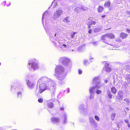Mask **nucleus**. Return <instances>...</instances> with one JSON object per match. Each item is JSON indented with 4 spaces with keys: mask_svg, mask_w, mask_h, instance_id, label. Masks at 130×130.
I'll use <instances>...</instances> for the list:
<instances>
[{
    "mask_svg": "<svg viewBox=\"0 0 130 130\" xmlns=\"http://www.w3.org/2000/svg\"><path fill=\"white\" fill-rule=\"evenodd\" d=\"M53 80L46 76L40 78L37 83L36 91H38L39 93H42L46 90V86L49 85V84L50 83V82Z\"/></svg>",
    "mask_w": 130,
    "mask_h": 130,
    "instance_id": "1",
    "label": "nucleus"
},
{
    "mask_svg": "<svg viewBox=\"0 0 130 130\" xmlns=\"http://www.w3.org/2000/svg\"><path fill=\"white\" fill-rule=\"evenodd\" d=\"M27 67L30 71H34L38 68V62L37 60L35 59L29 60L28 62Z\"/></svg>",
    "mask_w": 130,
    "mask_h": 130,
    "instance_id": "2",
    "label": "nucleus"
},
{
    "mask_svg": "<svg viewBox=\"0 0 130 130\" xmlns=\"http://www.w3.org/2000/svg\"><path fill=\"white\" fill-rule=\"evenodd\" d=\"M50 82V83L49 84V85L46 86V90H50L52 98L53 99L55 96V93L56 89V85L53 80Z\"/></svg>",
    "mask_w": 130,
    "mask_h": 130,
    "instance_id": "3",
    "label": "nucleus"
},
{
    "mask_svg": "<svg viewBox=\"0 0 130 130\" xmlns=\"http://www.w3.org/2000/svg\"><path fill=\"white\" fill-rule=\"evenodd\" d=\"M60 61L64 66H68L69 68H71V64L68 58L65 57H62L60 59Z\"/></svg>",
    "mask_w": 130,
    "mask_h": 130,
    "instance_id": "4",
    "label": "nucleus"
},
{
    "mask_svg": "<svg viewBox=\"0 0 130 130\" xmlns=\"http://www.w3.org/2000/svg\"><path fill=\"white\" fill-rule=\"evenodd\" d=\"M63 12L61 7L58 9L56 10V12L54 13L52 17L51 20H56L57 18L61 15Z\"/></svg>",
    "mask_w": 130,
    "mask_h": 130,
    "instance_id": "5",
    "label": "nucleus"
},
{
    "mask_svg": "<svg viewBox=\"0 0 130 130\" xmlns=\"http://www.w3.org/2000/svg\"><path fill=\"white\" fill-rule=\"evenodd\" d=\"M54 45L57 47H59L61 48L63 50H65V48L68 47V45L61 42H60L56 41H53Z\"/></svg>",
    "mask_w": 130,
    "mask_h": 130,
    "instance_id": "6",
    "label": "nucleus"
},
{
    "mask_svg": "<svg viewBox=\"0 0 130 130\" xmlns=\"http://www.w3.org/2000/svg\"><path fill=\"white\" fill-rule=\"evenodd\" d=\"M17 88H15V90L18 91L17 93L18 94V97L21 98L22 96L21 93L23 91V86L21 84H18L16 86Z\"/></svg>",
    "mask_w": 130,
    "mask_h": 130,
    "instance_id": "7",
    "label": "nucleus"
},
{
    "mask_svg": "<svg viewBox=\"0 0 130 130\" xmlns=\"http://www.w3.org/2000/svg\"><path fill=\"white\" fill-rule=\"evenodd\" d=\"M55 71L57 74L66 73L63 67L61 65L56 66Z\"/></svg>",
    "mask_w": 130,
    "mask_h": 130,
    "instance_id": "8",
    "label": "nucleus"
},
{
    "mask_svg": "<svg viewBox=\"0 0 130 130\" xmlns=\"http://www.w3.org/2000/svg\"><path fill=\"white\" fill-rule=\"evenodd\" d=\"M79 108L80 111L84 115H86L87 114V109L85 108V105L82 104L79 105Z\"/></svg>",
    "mask_w": 130,
    "mask_h": 130,
    "instance_id": "9",
    "label": "nucleus"
},
{
    "mask_svg": "<svg viewBox=\"0 0 130 130\" xmlns=\"http://www.w3.org/2000/svg\"><path fill=\"white\" fill-rule=\"evenodd\" d=\"M101 39L103 41L105 42L106 43H107V44H109L111 46H113V48H110V49L111 50H115L116 49L115 48V46H113V45L109 44L108 43H107V41H108L109 40V39L107 37V36L106 35V34H105L103 36L101 37Z\"/></svg>",
    "mask_w": 130,
    "mask_h": 130,
    "instance_id": "10",
    "label": "nucleus"
},
{
    "mask_svg": "<svg viewBox=\"0 0 130 130\" xmlns=\"http://www.w3.org/2000/svg\"><path fill=\"white\" fill-rule=\"evenodd\" d=\"M89 120L91 125L94 127H96L97 126V124L94 120L93 118L91 117H89Z\"/></svg>",
    "mask_w": 130,
    "mask_h": 130,
    "instance_id": "11",
    "label": "nucleus"
},
{
    "mask_svg": "<svg viewBox=\"0 0 130 130\" xmlns=\"http://www.w3.org/2000/svg\"><path fill=\"white\" fill-rule=\"evenodd\" d=\"M58 76H57V79L60 80L63 79L65 78L66 74V73L57 74Z\"/></svg>",
    "mask_w": 130,
    "mask_h": 130,
    "instance_id": "12",
    "label": "nucleus"
},
{
    "mask_svg": "<svg viewBox=\"0 0 130 130\" xmlns=\"http://www.w3.org/2000/svg\"><path fill=\"white\" fill-rule=\"evenodd\" d=\"M123 97V92L122 91H120L118 93V95L116 96L117 98L120 100H122Z\"/></svg>",
    "mask_w": 130,
    "mask_h": 130,
    "instance_id": "13",
    "label": "nucleus"
},
{
    "mask_svg": "<svg viewBox=\"0 0 130 130\" xmlns=\"http://www.w3.org/2000/svg\"><path fill=\"white\" fill-rule=\"evenodd\" d=\"M26 83L29 88L30 89H32L34 87L35 84L32 82H30L29 80H27Z\"/></svg>",
    "mask_w": 130,
    "mask_h": 130,
    "instance_id": "14",
    "label": "nucleus"
},
{
    "mask_svg": "<svg viewBox=\"0 0 130 130\" xmlns=\"http://www.w3.org/2000/svg\"><path fill=\"white\" fill-rule=\"evenodd\" d=\"M101 80L100 78L98 76L95 77L93 79L92 83L93 84H94L100 82Z\"/></svg>",
    "mask_w": 130,
    "mask_h": 130,
    "instance_id": "15",
    "label": "nucleus"
},
{
    "mask_svg": "<svg viewBox=\"0 0 130 130\" xmlns=\"http://www.w3.org/2000/svg\"><path fill=\"white\" fill-rule=\"evenodd\" d=\"M51 120L53 123H58L60 121L59 119L57 117H52L51 118Z\"/></svg>",
    "mask_w": 130,
    "mask_h": 130,
    "instance_id": "16",
    "label": "nucleus"
},
{
    "mask_svg": "<svg viewBox=\"0 0 130 130\" xmlns=\"http://www.w3.org/2000/svg\"><path fill=\"white\" fill-rule=\"evenodd\" d=\"M109 63L106 62L105 63V71L107 73H109L110 72L111 70V68L109 67Z\"/></svg>",
    "mask_w": 130,
    "mask_h": 130,
    "instance_id": "17",
    "label": "nucleus"
},
{
    "mask_svg": "<svg viewBox=\"0 0 130 130\" xmlns=\"http://www.w3.org/2000/svg\"><path fill=\"white\" fill-rule=\"evenodd\" d=\"M95 86V87L96 89H98L100 88L102 86L103 84L101 82H99L94 84Z\"/></svg>",
    "mask_w": 130,
    "mask_h": 130,
    "instance_id": "18",
    "label": "nucleus"
},
{
    "mask_svg": "<svg viewBox=\"0 0 130 130\" xmlns=\"http://www.w3.org/2000/svg\"><path fill=\"white\" fill-rule=\"evenodd\" d=\"M108 39H113L115 38V35L112 33H109L106 34Z\"/></svg>",
    "mask_w": 130,
    "mask_h": 130,
    "instance_id": "19",
    "label": "nucleus"
},
{
    "mask_svg": "<svg viewBox=\"0 0 130 130\" xmlns=\"http://www.w3.org/2000/svg\"><path fill=\"white\" fill-rule=\"evenodd\" d=\"M48 15V12L46 11L43 14L42 18V22L43 25L44 23V17L45 18H46V16H47Z\"/></svg>",
    "mask_w": 130,
    "mask_h": 130,
    "instance_id": "20",
    "label": "nucleus"
},
{
    "mask_svg": "<svg viewBox=\"0 0 130 130\" xmlns=\"http://www.w3.org/2000/svg\"><path fill=\"white\" fill-rule=\"evenodd\" d=\"M95 86H91L90 87L89 89V91L90 93L92 94L94 93H95Z\"/></svg>",
    "mask_w": 130,
    "mask_h": 130,
    "instance_id": "21",
    "label": "nucleus"
},
{
    "mask_svg": "<svg viewBox=\"0 0 130 130\" xmlns=\"http://www.w3.org/2000/svg\"><path fill=\"white\" fill-rule=\"evenodd\" d=\"M127 36V34L123 32L121 33L120 34V37L123 39L126 38Z\"/></svg>",
    "mask_w": 130,
    "mask_h": 130,
    "instance_id": "22",
    "label": "nucleus"
},
{
    "mask_svg": "<svg viewBox=\"0 0 130 130\" xmlns=\"http://www.w3.org/2000/svg\"><path fill=\"white\" fill-rule=\"evenodd\" d=\"M94 95L93 94H90V96L89 98V101L90 102H92L94 100Z\"/></svg>",
    "mask_w": 130,
    "mask_h": 130,
    "instance_id": "23",
    "label": "nucleus"
},
{
    "mask_svg": "<svg viewBox=\"0 0 130 130\" xmlns=\"http://www.w3.org/2000/svg\"><path fill=\"white\" fill-rule=\"evenodd\" d=\"M111 92L113 94H115L117 92V90L115 87H113L111 88Z\"/></svg>",
    "mask_w": 130,
    "mask_h": 130,
    "instance_id": "24",
    "label": "nucleus"
},
{
    "mask_svg": "<svg viewBox=\"0 0 130 130\" xmlns=\"http://www.w3.org/2000/svg\"><path fill=\"white\" fill-rule=\"evenodd\" d=\"M47 105L48 107L50 108H52L54 107L53 104L52 102H49L48 103Z\"/></svg>",
    "mask_w": 130,
    "mask_h": 130,
    "instance_id": "25",
    "label": "nucleus"
},
{
    "mask_svg": "<svg viewBox=\"0 0 130 130\" xmlns=\"http://www.w3.org/2000/svg\"><path fill=\"white\" fill-rule=\"evenodd\" d=\"M116 116V114L115 113H112L111 115V119L113 121L114 120Z\"/></svg>",
    "mask_w": 130,
    "mask_h": 130,
    "instance_id": "26",
    "label": "nucleus"
},
{
    "mask_svg": "<svg viewBox=\"0 0 130 130\" xmlns=\"http://www.w3.org/2000/svg\"><path fill=\"white\" fill-rule=\"evenodd\" d=\"M103 8L101 6H99L98 8L99 12L100 13L102 12L103 10Z\"/></svg>",
    "mask_w": 130,
    "mask_h": 130,
    "instance_id": "27",
    "label": "nucleus"
},
{
    "mask_svg": "<svg viewBox=\"0 0 130 130\" xmlns=\"http://www.w3.org/2000/svg\"><path fill=\"white\" fill-rule=\"evenodd\" d=\"M57 5V3L55 1H54L52 3L51 6H53V8L56 7V6Z\"/></svg>",
    "mask_w": 130,
    "mask_h": 130,
    "instance_id": "28",
    "label": "nucleus"
},
{
    "mask_svg": "<svg viewBox=\"0 0 130 130\" xmlns=\"http://www.w3.org/2000/svg\"><path fill=\"white\" fill-rule=\"evenodd\" d=\"M63 21L67 23H69L70 22V20L68 17L64 18L63 19Z\"/></svg>",
    "mask_w": 130,
    "mask_h": 130,
    "instance_id": "29",
    "label": "nucleus"
},
{
    "mask_svg": "<svg viewBox=\"0 0 130 130\" xmlns=\"http://www.w3.org/2000/svg\"><path fill=\"white\" fill-rule=\"evenodd\" d=\"M67 117H66V114H64L63 115V123L65 124L66 123V119Z\"/></svg>",
    "mask_w": 130,
    "mask_h": 130,
    "instance_id": "30",
    "label": "nucleus"
},
{
    "mask_svg": "<svg viewBox=\"0 0 130 130\" xmlns=\"http://www.w3.org/2000/svg\"><path fill=\"white\" fill-rule=\"evenodd\" d=\"M110 3L109 1L107 2L106 3H105L104 6L106 7H109L110 5Z\"/></svg>",
    "mask_w": 130,
    "mask_h": 130,
    "instance_id": "31",
    "label": "nucleus"
},
{
    "mask_svg": "<svg viewBox=\"0 0 130 130\" xmlns=\"http://www.w3.org/2000/svg\"><path fill=\"white\" fill-rule=\"evenodd\" d=\"M81 10V8L78 7H76L74 9V11L76 12H78L80 11Z\"/></svg>",
    "mask_w": 130,
    "mask_h": 130,
    "instance_id": "32",
    "label": "nucleus"
},
{
    "mask_svg": "<svg viewBox=\"0 0 130 130\" xmlns=\"http://www.w3.org/2000/svg\"><path fill=\"white\" fill-rule=\"evenodd\" d=\"M125 79L127 80L128 82L130 83V75H127Z\"/></svg>",
    "mask_w": 130,
    "mask_h": 130,
    "instance_id": "33",
    "label": "nucleus"
},
{
    "mask_svg": "<svg viewBox=\"0 0 130 130\" xmlns=\"http://www.w3.org/2000/svg\"><path fill=\"white\" fill-rule=\"evenodd\" d=\"M77 32H74L71 34V37L72 39H74L75 38V35Z\"/></svg>",
    "mask_w": 130,
    "mask_h": 130,
    "instance_id": "34",
    "label": "nucleus"
},
{
    "mask_svg": "<svg viewBox=\"0 0 130 130\" xmlns=\"http://www.w3.org/2000/svg\"><path fill=\"white\" fill-rule=\"evenodd\" d=\"M96 24V22L95 21H90V22H89L88 24H87L88 25H91L92 24L95 25Z\"/></svg>",
    "mask_w": 130,
    "mask_h": 130,
    "instance_id": "35",
    "label": "nucleus"
},
{
    "mask_svg": "<svg viewBox=\"0 0 130 130\" xmlns=\"http://www.w3.org/2000/svg\"><path fill=\"white\" fill-rule=\"evenodd\" d=\"M96 92L97 94H99L101 93L102 91L101 90L97 89L96 90Z\"/></svg>",
    "mask_w": 130,
    "mask_h": 130,
    "instance_id": "36",
    "label": "nucleus"
},
{
    "mask_svg": "<svg viewBox=\"0 0 130 130\" xmlns=\"http://www.w3.org/2000/svg\"><path fill=\"white\" fill-rule=\"evenodd\" d=\"M88 61L86 60H84V64L86 66H87L89 64Z\"/></svg>",
    "mask_w": 130,
    "mask_h": 130,
    "instance_id": "37",
    "label": "nucleus"
},
{
    "mask_svg": "<svg viewBox=\"0 0 130 130\" xmlns=\"http://www.w3.org/2000/svg\"><path fill=\"white\" fill-rule=\"evenodd\" d=\"M94 118L95 120L97 121H99L100 120V119L99 117L95 115L94 116Z\"/></svg>",
    "mask_w": 130,
    "mask_h": 130,
    "instance_id": "38",
    "label": "nucleus"
},
{
    "mask_svg": "<svg viewBox=\"0 0 130 130\" xmlns=\"http://www.w3.org/2000/svg\"><path fill=\"white\" fill-rule=\"evenodd\" d=\"M81 9L83 11H86L87 10V8L86 7L84 6H82Z\"/></svg>",
    "mask_w": 130,
    "mask_h": 130,
    "instance_id": "39",
    "label": "nucleus"
},
{
    "mask_svg": "<svg viewBox=\"0 0 130 130\" xmlns=\"http://www.w3.org/2000/svg\"><path fill=\"white\" fill-rule=\"evenodd\" d=\"M108 94L110 98H111L112 97V94L110 92H108Z\"/></svg>",
    "mask_w": 130,
    "mask_h": 130,
    "instance_id": "40",
    "label": "nucleus"
},
{
    "mask_svg": "<svg viewBox=\"0 0 130 130\" xmlns=\"http://www.w3.org/2000/svg\"><path fill=\"white\" fill-rule=\"evenodd\" d=\"M38 101L39 102L41 103L43 102V100L42 99H38Z\"/></svg>",
    "mask_w": 130,
    "mask_h": 130,
    "instance_id": "41",
    "label": "nucleus"
},
{
    "mask_svg": "<svg viewBox=\"0 0 130 130\" xmlns=\"http://www.w3.org/2000/svg\"><path fill=\"white\" fill-rule=\"evenodd\" d=\"M129 68V66L128 65H125L124 68L126 69H128Z\"/></svg>",
    "mask_w": 130,
    "mask_h": 130,
    "instance_id": "42",
    "label": "nucleus"
},
{
    "mask_svg": "<svg viewBox=\"0 0 130 130\" xmlns=\"http://www.w3.org/2000/svg\"><path fill=\"white\" fill-rule=\"evenodd\" d=\"M78 72L79 74H81L82 73V71L80 69H79L78 70Z\"/></svg>",
    "mask_w": 130,
    "mask_h": 130,
    "instance_id": "43",
    "label": "nucleus"
},
{
    "mask_svg": "<svg viewBox=\"0 0 130 130\" xmlns=\"http://www.w3.org/2000/svg\"><path fill=\"white\" fill-rule=\"evenodd\" d=\"M92 43L94 45H95L97 44V42H93Z\"/></svg>",
    "mask_w": 130,
    "mask_h": 130,
    "instance_id": "44",
    "label": "nucleus"
},
{
    "mask_svg": "<svg viewBox=\"0 0 130 130\" xmlns=\"http://www.w3.org/2000/svg\"><path fill=\"white\" fill-rule=\"evenodd\" d=\"M126 31L129 33H130V30L129 29H127Z\"/></svg>",
    "mask_w": 130,
    "mask_h": 130,
    "instance_id": "45",
    "label": "nucleus"
},
{
    "mask_svg": "<svg viewBox=\"0 0 130 130\" xmlns=\"http://www.w3.org/2000/svg\"><path fill=\"white\" fill-rule=\"evenodd\" d=\"M126 13L128 15H130V11H126Z\"/></svg>",
    "mask_w": 130,
    "mask_h": 130,
    "instance_id": "46",
    "label": "nucleus"
},
{
    "mask_svg": "<svg viewBox=\"0 0 130 130\" xmlns=\"http://www.w3.org/2000/svg\"><path fill=\"white\" fill-rule=\"evenodd\" d=\"M124 121L127 123H128L129 122V121L127 120H125Z\"/></svg>",
    "mask_w": 130,
    "mask_h": 130,
    "instance_id": "47",
    "label": "nucleus"
},
{
    "mask_svg": "<svg viewBox=\"0 0 130 130\" xmlns=\"http://www.w3.org/2000/svg\"><path fill=\"white\" fill-rule=\"evenodd\" d=\"M88 32L89 34H91L92 32V30L91 29H89L88 31Z\"/></svg>",
    "mask_w": 130,
    "mask_h": 130,
    "instance_id": "48",
    "label": "nucleus"
},
{
    "mask_svg": "<svg viewBox=\"0 0 130 130\" xmlns=\"http://www.w3.org/2000/svg\"><path fill=\"white\" fill-rule=\"evenodd\" d=\"M91 25H88V29H89L91 28Z\"/></svg>",
    "mask_w": 130,
    "mask_h": 130,
    "instance_id": "49",
    "label": "nucleus"
},
{
    "mask_svg": "<svg viewBox=\"0 0 130 130\" xmlns=\"http://www.w3.org/2000/svg\"><path fill=\"white\" fill-rule=\"evenodd\" d=\"M124 101L126 102H127L128 101V100L127 99H124Z\"/></svg>",
    "mask_w": 130,
    "mask_h": 130,
    "instance_id": "50",
    "label": "nucleus"
},
{
    "mask_svg": "<svg viewBox=\"0 0 130 130\" xmlns=\"http://www.w3.org/2000/svg\"><path fill=\"white\" fill-rule=\"evenodd\" d=\"M69 90H70L69 89V88H68L67 89V91L68 92V93H69Z\"/></svg>",
    "mask_w": 130,
    "mask_h": 130,
    "instance_id": "51",
    "label": "nucleus"
},
{
    "mask_svg": "<svg viewBox=\"0 0 130 130\" xmlns=\"http://www.w3.org/2000/svg\"><path fill=\"white\" fill-rule=\"evenodd\" d=\"M125 109L127 110H129V108L128 107L126 108Z\"/></svg>",
    "mask_w": 130,
    "mask_h": 130,
    "instance_id": "52",
    "label": "nucleus"
},
{
    "mask_svg": "<svg viewBox=\"0 0 130 130\" xmlns=\"http://www.w3.org/2000/svg\"><path fill=\"white\" fill-rule=\"evenodd\" d=\"M127 126L128 127H130V125L128 123Z\"/></svg>",
    "mask_w": 130,
    "mask_h": 130,
    "instance_id": "53",
    "label": "nucleus"
},
{
    "mask_svg": "<svg viewBox=\"0 0 130 130\" xmlns=\"http://www.w3.org/2000/svg\"><path fill=\"white\" fill-rule=\"evenodd\" d=\"M107 82H108V81L107 80H106L105 81V83H107Z\"/></svg>",
    "mask_w": 130,
    "mask_h": 130,
    "instance_id": "54",
    "label": "nucleus"
},
{
    "mask_svg": "<svg viewBox=\"0 0 130 130\" xmlns=\"http://www.w3.org/2000/svg\"><path fill=\"white\" fill-rule=\"evenodd\" d=\"M105 15H102V18H104L105 17Z\"/></svg>",
    "mask_w": 130,
    "mask_h": 130,
    "instance_id": "55",
    "label": "nucleus"
},
{
    "mask_svg": "<svg viewBox=\"0 0 130 130\" xmlns=\"http://www.w3.org/2000/svg\"><path fill=\"white\" fill-rule=\"evenodd\" d=\"M10 5H11V3H10L9 4V5L7 4V6H9Z\"/></svg>",
    "mask_w": 130,
    "mask_h": 130,
    "instance_id": "56",
    "label": "nucleus"
},
{
    "mask_svg": "<svg viewBox=\"0 0 130 130\" xmlns=\"http://www.w3.org/2000/svg\"><path fill=\"white\" fill-rule=\"evenodd\" d=\"M6 1H4V5H5V4H6Z\"/></svg>",
    "mask_w": 130,
    "mask_h": 130,
    "instance_id": "57",
    "label": "nucleus"
},
{
    "mask_svg": "<svg viewBox=\"0 0 130 130\" xmlns=\"http://www.w3.org/2000/svg\"><path fill=\"white\" fill-rule=\"evenodd\" d=\"M60 110H64V109L63 108H60Z\"/></svg>",
    "mask_w": 130,
    "mask_h": 130,
    "instance_id": "58",
    "label": "nucleus"
},
{
    "mask_svg": "<svg viewBox=\"0 0 130 130\" xmlns=\"http://www.w3.org/2000/svg\"><path fill=\"white\" fill-rule=\"evenodd\" d=\"M70 1H71L74 2V1H75V0H70Z\"/></svg>",
    "mask_w": 130,
    "mask_h": 130,
    "instance_id": "59",
    "label": "nucleus"
},
{
    "mask_svg": "<svg viewBox=\"0 0 130 130\" xmlns=\"http://www.w3.org/2000/svg\"><path fill=\"white\" fill-rule=\"evenodd\" d=\"M115 81L113 82V84H115Z\"/></svg>",
    "mask_w": 130,
    "mask_h": 130,
    "instance_id": "60",
    "label": "nucleus"
},
{
    "mask_svg": "<svg viewBox=\"0 0 130 130\" xmlns=\"http://www.w3.org/2000/svg\"><path fill=\"white\" fill-rule=\"evenodd\" d=\"M16 85H16V86H15V88H17L16 86H17V85H18V84H16Z\"/></svg>",
    "mask_w": 130,
    "mask_h": 130,
    "instance_id": "61",
    "label": "nucleus"
},
{
    "mask_svg": "<svg viewBox=\"0 0 130 130\" xmlns=\"http://www.w3.org/2000/svg\"><path fill=\"white\" fill-rule=\"evenodd\" d=\"M56 34H55V35H54V36H55V37L56 36Z\"/></svg>",
    "mask_w": 130,
    "mask_h": 130,
    "instance_id": "62",
    "label": "nucleus"
},
{
    "mask_svg": "<svg viewBox=\"0 0 130 130\" xmlns=\"http://www.w3.org/2000/svg\"><path fill=\"white\" fill-rule=\"evenodd\" d=\"M33 130H37V129H34Z\"/></svg>",
    "mask_w": 130,
    "mask_h": 130,
    "instance_id": "63",
    "label": "nucleus"
},
{
    "mask_svg": "<svg viewBox=\"0 0 130 130\" xmlns=\"http://www.w3.org/2000/svg\"><path fill=\"white\" fill-rule=\"evenodd\" d=\"M129 118L130 119V114L129 116Z\"/></svg>",
    "mask_w": 130,
    "mask_h": 130,
    "instance_id": "64",
    "label": "nucleus"
}]
</instances>
